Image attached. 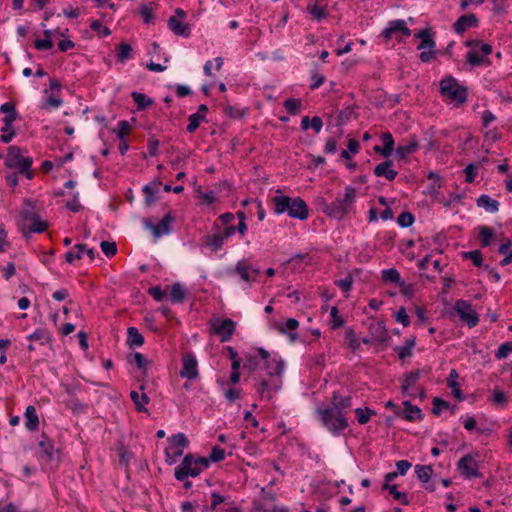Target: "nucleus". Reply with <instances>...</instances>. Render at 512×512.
Wrapping results in <instances>:
<instances>
[{"label": "nucleus", "mask_w": 512, "mask_h": 512, "mask_svg": "<svg viewBox=\"0 0 512 512\" xmlns=\"http://www.w3.org/2000/svg\"><path fill=\"white\" fill-rule=\"evenodd\" d=\"M284 363L281 359L267 361L255 376V389L262 400H271L282 387Z\"/></svg>", "instance_id": "obj_1"}, {"label": "nucleus", "mask_w": 512, "mask_h": 512, "mask_svg": "<svg viewBox=\"0 0 512 512\" xmlns=\"http://www.w3.org/2000/svg\"><path fill=\"white\" fill-rule=\"evenodd\" d=\"M274 211L276 214L287 212L292 218L305 220L308 217V207L305 201L300 198H290L284 195H278L272 198Z\"/></svg>", "instance_id": "obj_2"}, {"label": "nucleus", "mask_w": 512, "mask_h": 512, "mask_svg": "<svg viewBox=\"0 0 512 512\" xmlns=\"http://www.w3.org/2000/svg\"><path fill=\"white\" fill-rule=\"evenodd\" d=\"M26 208L21 212L19 228L25 238H29L31 233H42L48 228V224L41 221L39 215L34 212V205L30 199H25Z\"/></svg>", "instance_id": "obj_3"}, {"label": "nucleus", "mask_w": 512, "mask_h": 512, "mask_svg": "<svg viewBox=\"0 0 512 512\" xmlns=\"http://www.w3.org/2000/svg\"><path fill=\"white\" fill-rule=\"evenodd\" d=\"M355 197L356 189L353 187H347L342 196H338L334 202L325 208V213L330 217L342 219L352 210Z\"/></svg>", "instance_id": "obj_4"}, {"label": "nucleus", "mask_w": 512, "mask_h": 512, "mask_svg": "<svg viewBox=\"0 0 512 512\" xmlns=\"http://www.w3.org/2000/svg\"><path fill=\"white\" fill-rule=\"evenodd\" d=\"M317 414L323 424L331 433L337 434L348 426V422L344 415L338 414L334 408L319 407Z\"/></svg>", "instance_id": "obj_5"}, {"label": "nucleus", "mask_w": 512, "mask_h": 512, "mask_svg": "<svg viewBox=\"0 0 512 512\" xmlns=\"http://www.w3.org/2000/svg\"><path fill=\"white\" fill-rule=\"evenodd\" d=\"M440 93L443 97L458 104L464 103L467 99V88L460 85L457 80L451 76L441 80Z\"/></svg>", "instance_id": "obj_6"}, {"label": "nucleus", "mask_w": 512, "mask_h": 512, "mask_svg": "<svg viewBox=\"0 0 512 512\" xmlns=\"http://www.w3.org/2000/svg\"><path fill=\"white\" fill-rule=\"evenodd\" d=\"M465 44L467 47L472 48L467 53V61L473 66L481 65L484 62L485 56L492 53V46L479 40H468Z\"/></svg>", "instance_id": "obj_7"}, {"label": "nucleus", "mask_w": 512, "mask_h": 512, "mask_svg": "<svg viewBox=\"0 0 512 512\" xmlns=\"http://www.w3.org/2000/svg\"><path fill=\"white\" fill-rule=\"evenodd\" d=\"M195 456L193 454H187L182 462L175 468V478L178 481H185L189 476H198L202 468L195 465Z\"/></svg>", "instance_id": "obj_8"}, {"label": "nucleus", "mask_w": 512, "mask_h": 512, "mask_svg": "<svg viewBox=\"0 0 512 512\" xmlns=\"http://www.w3.org/2000/svg\"><path fill=\"white\" fill-rule=\"evenodd\" d=\"M381 35L386 40L395 37L398 41H402L403 37H409L411 35V31L407 27L405 20L397 19L390 21L388 26L382 31Z\"/></svg>", "instance_id": "obj_9"}, {"label": "nucleus", "mask_w": 512, "mask_h": 512, "mask_svg": "<svg viewBox=\"0 0 512 512\" xmlns=\"http://www.w3.org/2000/svg\"><path fill=\"white\" fill-rule=\"evenodd\" d=\"M454 310L458 314L460 320L465 322L470 328H473L478 324V315L472 309V306L468 301L462 299L457 300L454 305Z\"/></svg>", "instance_id": "obj_10"}, {"label": "nucleus", "mask_w": 512, "mask_h": 512, "mask_svg": "<svg viewBox=\"0 0 512 512\" xmlns=\"http://www.w3.org/2000/svg\"><path fill=\"white\" fill-rule=\"evenodd\" d=\"M259 273L260 271L253 268L251 264L246 260L239 261L234 268L227 271L229 276L239 277L241 280L247 283L254 281Z\"/></svg>", "instance_id": "obj_11"}, {"label": "nucleus", "mask_w": 512, "mask_h": 512, "mask_svg": "<svg viewBox=\"0 0 512 512\" xmlns=\"http://www.w3.org/2000/svg\"><path fill=\"white\" fill-rule=\"evenodd\" d=\"M224 230L216 223L212 230L204 237L203 245L212 252L220 250L223 246Z\"/></svg>", "instance_id": "obj_12"}, {"label": "nucleus", "mask_w": 512, "mask_h": 512, "mask_svg": "<svg viewBox=\"0 0 512 512\" xmlns=\"http://www.w3.org/2000/svg\"><path fill=\"white\" fill-rule=\"evenodd\" d=\"M457 467H458V470L461 472V474L467 479L479 478L482 476L478 472L477 461L470 454L463 456L458 461Z\"/></svg>", "instance_id": "obj_13"}, {"label": "nucleus", "mask_w": 512, "mask_h": 512, "mask_svg": "<svg viewBox=\"0 0 512 512\" xmlns=\"http://www.w3.org/2000/svg\"><path fill=\"white\" fill-rule=\"evenodd\" d=\"M183 367L180 376L188 379H195L198 376V363L196 357L192 353H186L183 356Z\"/></svg>", "instance_id": "obj_14"}, {"label": "nucleus", "mask_w": 512, "mask_h": 512, "mask_svg": "<svg viewBox=\"0 0 512 512\" xmlns=\"http://www.w3.org/2000/svg\"><path fill=\"white\" fill-rule=\"evenodd\" d=\"M25 158L26 157H22L21 155L20 147L13 145L8 148L4 164L8 168H18L19 170L22 167V161H24Z\"/></svg>", "instance_id": "obj_15"}, {"label": "nucleus", "mask_w": 512, "mask_h": 512, "mask_svg": "<svg viewBox=\"0 0 512 512\" xmlns=\"http://www.w3.org/2000/svg\"><path fill=\"white\" fill-rule=\"evenodd\" d=\"M477 25L478 19L476 15L473 13H469L459 17L458 20L454 23L453 28L457 34H461L468 28L476 27Z\"/></svg>", "instance_id": "obj_16"}, {"label": "nucleus", "mask_w": 512, "mask_h": 512, "mask_svg": "<svg viewBox=\"0 0 512 512\" xmlns=\"http://www.w3.org/2000/svg\"><path fill=\"white\" fill-rule=\"evenodd\" d=\"M16 118H17L16 110L9 114H6V116L3 118L4 126L1 129V132H2V135L0 136L1 142L10 143L12 141L13 137L16 135L15 130H11L8 134H6V130H9L12 127L13 122L16 120Z\"/></svg>", "instance_id": "obj_17"}, {"label": "nucleus", "mask_w": 512, "mask_h": 512, "mask_svg": "<svg viewBox=\"0 0 512 512\" xmlns=\"http://www.w3.org/2000/svg\"><path fill=\"white\" fill-rule=\"evenodd\" d=\"M393 161L392 160H386L384 162H381L374 168V174L377 177H385L389 181H393L397 175L398 172L394 169H392Z\"/></svg>", "instance_id": "obj_18"}, {"label": "nucleus", "mask_w": 512, "mask_h": 512, "mask_svg": "<svg viewBox=\"0 0 512 512\" xmlns=\"http://www.w3.org/2000/svg\"><path fill=\"white\" fill-rule=\"evenodd\" d=\"M372 340L385 343L389 339L388 331L383 322H373L369 325Z\"/></svg>", "instance_id": "obj_19"}, {"label": "nucleus", "mask_w": 512, "mask_h": 512, "mask_svg": "<svg viewBox=\"0 0 512 512\" xmlns=\"http://www.w3.org/2000/svg\"><path fill=\"white\" fill-rule=\"evenodd\" d=\"M404 409L401 410L400 417H403L407 421L422 420L424 415L421 409L415 405H412L410 401L403 402Z\"/></svg>", "instance_id": "obj_20"}, {"label": "nucleus", "mask_w": 512, "mask_h": 512, "mask_svg": "<svg viewBox=\"0 0 512 512\" xmlns=\"http://www.w3.org/2000/svg\"><path fill=\"white\" fill-rule=\"evenodd\" d=\"M383 146H375L374 152L382 155L383 157H389L394 150V140L391 133L386 132L382 134Z\"/></svg>", "instance_id": "obj_21"}, {"label": "nucleus", "mask_w": 512, "mask_h": 512, "mask_svg": "<svg viewBox=\"0 0 512 512\" xmlns=\"http://www.w3.org/2000/svg\"><path fill=\"white\" fill-rule=\"evenodd\" d=\"M168 27L175 35L178 36L188 37L190 34L189 24H183L176 16H171L168 19Z\"/></svg>", "instance_id": "obj_22"}, {"label": "nucleus", "mask_w": 512, "mask_h": 512, "mask_svg": "<svg viewBox=\"0 0 512 512\" xmlns=\"http://www.w3.org/2000/svg\"><path fill=\"white\" fill-rule=\"evenodd\" d=\"M351 397H343L338 392H334L331 400L330 408H334L340 415H344L343 411L351 407Z\"/></svg>", "instance_id": "obj_23"}, {"label": "nucleus", "mask_w": 512, "mask_h": 512, "mask_svg": "<svg viewBox=\"0 0 512 512\" xmlns=\"http://www.w3.org/2000/svg\"><path fill=\"white\" fill-rule=\"evenodd\" d=\"M74 248H76L78 250V252L77 253H73L71 251L67 252L65 254L66 262L72 263L75 259H81L84 252L87 254V256L91 260H93L95 258L94 250L91 248H87V246L85 244H77V245H75Z\"/></svg>", "instance_id": "obj_24"}, {"label": "nucleus", "mask_w": 512, "mask_h": 512, "mask_svg": "<svg viewBox=\"0 0 512 512\" xmlns=\"http://www.w3.org/2000/svg\"><path fill=\"white\" fill-rule=\"evenodd\" d=\"M174 220L171 213L166 214L161 221L153 227V235L155 238H159L164 234H168L171 231L170 224Z\"/></svg>", "instance_id": "obj_25"}, {"label": "nucleus", "mask_w": 512, "mask_h": 512, "mask_svg": "<svg viewBox=\"0 0 512 512\" xmlns=\"http://www.w3.org/2000/svg\"><path fill=\"white\" fill-rule=\"evenodd\" d=\"M458 377L459 376H458L457 371L455 369H452L450 371V374H449L448 378H447V384L452 389L453 396L458 401H464L466 397L463 394V392L461 391V389L459 387V384L457 383Z\"/></svg>", "instance_id": "obj_26"}, {"label": "nucleus", "mask_w": 512, "mask_h": 512, "mask_svg": "<svg viewBox=\"0 0 512 512\" xmlns=\"http://www.w3.org/2000/svg\"><path fill=\"white\" fill-rule=\"evenodd\" d=\"M127 361L130 364H136L137 368L141 370L144 375L147 374L150 361L143 354L139 352L130 353L127 356Z\"/></svg>", "instance_id": "obj_27"}, {"label": "nucleus", "mask_w": 512, "mask_h": 512, "mask_svg": "<svg viewBox=\"0 0 512 512\" xmlns=\"http://www.w3.org/2000/svg\"><path fill=\"white\" fill-rule=\"evenodd\" d=\"M127 344L130 348L140 347L144 344V337L136 327L128 328Z\"/></svg>", "instance_id": "obj_28"}, {"label": "nucleus", "mask_w": 512, "mask_h": 512, "mask_svg": "<svg viewBox=\"0 0 512 512\" xmlns=\"http://www.w3.org/2000/svg\"><path fill=\"white\" fill-rule=\"evenodd\" d=\"M25 426L28 430L34 431L39 426V418L34 406L29 405L25 411Z\"/></svg>", "instance_id": "obj_29"}, {"label": "nucleus", "mask_w": 512, "mask_h": 512, "mask_svg": "<svg viewBox=\"0 0 512 512\" xmlns=\"http://www.w3.org/2000/svg\"><path fill=\"white\" fill-rule=\"evenodd\" d=\"M418 149V142L416 139H411L408 144L399 145L396 149V155L400 159H405L408 155L413 154Z\"/></svg>", "instance_id": "obj_30"}, {"label": "nucleus", "mask_w": 512, "mask_h": 512, "mask_svg": "<svg viewBox=\"0 0 512 512\" xmlns=\"http://www.w3.org/2000/svg\"><path fill=\"white\" fill-rule=\"evenodd\" d=\"M477 205L492 213H495L499 210V202L492 199L488 195H481L477 199Z\"/></svg>", "instance_id": "obj_31"}, {"label": "nucleus", "mask_w": 512, "mask_h": 512, "mask_svg": "<svg viewBox=\"0 0 512 512\" xmlns=\"http://www.w3.org/2000/svg\"><path fill=\"white\" fill-rule=\"evenodd\" d=\"M130 398L133 401V403L136 406L137 411L139 412H147V409L145 408L144 404H148L150 399L147 396V394L142 393L141 395L138 394L136 391L130 392Z\"/></svg>", "instance_id": "obj_32"}, {"label": "nucleus", "mask_w": 512, "mask_h": 512, "mask_svg": "<svg viewBox=\"0 0 512 512\" xmlns=\"http://www.w3.org/2000/svg\"><path fill=\"white\" fill-rule=\"evenodd\" d=\"M421 370H414L406 374L405 380L401 386L403 394H408L409 389L418 381L420 378Z\"/></svg>", "instance_id": "obj_33"}, {"label": "nucleus", "mask_w": 512, "mask_h": 512, "mask_svg": "<svg viewBox=\"0 0 512 512\" xmlns=\"http://www.w3.org/2000/svg\"><path fill=\"white\" fill-rule=\"evenodd\" d=\"M210 331L212 335L219 338L220 342H224V319H212L210 322Z\"/></svg>", "instance_id": "obj_34"}, {"label": "nucleus", "mask_w": 512, "mask_h": 512, "mask_svg": "<svg viewBox=\"0 0 512 512\" xmlns=\"http://www.w3.org/2000/svg\"><path fill=\"white\" fill-rule=\"evenodd\" d=\"M171 449H184L189 445L187 437L183 433L174 434L168 438Z\"/></svg>", "instance_id": "obj_35"}, {"label": "nucleus", "mask_w": 512, "mask_h": 512, "mask_svg": "<svg viewBox=\"0 0 512 512\" xmlns=\"http://www.w3.org/2000/svg\"><path fill=\"white\" fill-rule=\"evenodd\" d=\"M131 97L137 104L138 110H144L153 104V100L140 92H132Z\"/></svg>", "instance_id": "obj_36"}, {"label": "nucleus", "mask_w": 512, "mask_h": 512, "mask_svg": "<svg viewBox=\"0 0 512 512\" xmlns=\"http://www.w3.org/2000/svg\"><path fill=\"white\" fill-rule=\"evenodd\" d=\"M117 60L124 63L126 60L132 58V47L128 43H121L116 47Z\"/></svg>", "instance_id": "obj_37"}, {"label": "nucleus", "mask_w": 512, "mask_h": 512, "mask_svg": "<svg viewBox=\"0 0 512 512\" xmlns=\"http://www.w3.org/2000/svg\"><path fill=\"white\" fill-rule=\"evenodd\" d=\"M170 299L174 303H182L185 299V289L180 283H175L171 287Z\"/></svg>", "instance_id": "obj_38"}, {"label": "nucleus", "mask_w": 512, "mask_h": 512, "mask_svg": "<svg viewBox=\"0 0 512 512\" xmlns=\"http://www.w3.org/2000/svg\"><path fill=\"white\" fill-rule=\"evenodd\" d=\"M382 489L388 490L389 493L393 496V498L395 500H401L402 504H404V505H408L409 504V500L407 498V494L404 493V492H399L397 490V486L396 485H390V484L384 483L383 486H382Z\"/></svg>", "instance_id": "obj_39"}, {"label": "nucleus", "mask_w": 512, "mask_h": 512, "mask_svg": "<svg viewBox=\"0 0 512 512\" xmlns=\"http://www.w3.org/2000/svg\"><path fill=\"white\" fill-rule=\"evenodd\" d=\"M382 280L384 282H391L396 283L398 285H403V281H401L399 272L394 268L383 270Z\"/></svg>", "instance_id": "obj_40"}, {"label": "nucleus", "mask_w": 512, "mask_h": 512, "mask_svg": "<svg viewBox=\"0 0 512 512\" xmlns=\"http://www.w3.org/2000/svg\"><path fill=\"white\" fill-rule=\"evenodd\" d=\"M30 341H39L41 345L50 342V333L45 329H38L28 336Z\"/></svg>", "instance_id": "obj_41"}, {"label": "nucleus", "mask_w": 512, "mask_h": 512, "mask_svg": "<svg viewBox=\"0 0 512 512\" xmlns=\"http://www.w3.org/2000/svg\"><path fill=\"white\" fill-rule=\"evenodd\" d=\"M415 472L421 482H428L433 470L431 466L416 465Z\"/></svg>", "instance_id": "obj_42"}, {"label": "nucleus", "mask_w": 512, "mask_h": 512, "mask_svg": "<svg viewBox=\"0 0 512 512\" xmlns=\"http://www.w3.org/2000/svg\"><path fill=\"white\" fill-rule=\"evenodd\" d=\"M33 163V159L31 157H26L24 161H22V167L18 170V173L24 175L28 180L33 179L34 173L31 170V166Z\"/></svg>", "instance_id": "obj_43"}, {"label": "nucleus", "mask_w": 512, "mask_h": 512, "mask_svg": "<svg viewBox=\"0 0 512 512\" xmlns=\"http://www.w3.org/2000/svg\"><path fill=\"white\" fill-rule=\"evenodd\" d=\"M355 414H356L357 421L360 424H366L370 420V416L375 415V411L371 410L369 408H365V409L357 408V409H355Z\"/></svg>", "instance_id": "obj_44"}, {"label": "nucleus", "mask_w": 512, "mask_h": 512, "mask_svg": "<svg viewBox=\"0 0 512 512\" xmlns=\"http://www.w3.org/2000/svg\"><path fill=\"white\" fill-rule=\"evenodd\" d=\"M345 339L348 342L349 347L355 351L360 347V341L356 337L355 332L352 328H346L345 330Z\"/></svg>", "instance_id": "obj_45"}, {"label": "nucleus", "mask_w": 512, "mask_h": 512, "mask_svg": "<svg viewBox=\"0 0 512 512\" xmlns=\"http://www.w3.org/2000/svg\"><path fill=\"white\" fill-rule=\"evenodd\" d=\"M432 405V414H434L435 416H439L443 409H448L450 407V404L447 401L439 397L433 398Z\"/></svg>", "instance_id": "obj_46"}, {"label": "nucleus", "mask_w": 512, "mask_h": 512, "mask_svg": "<svg viewBox=\"0 0 512 512\" xmlns=\"http://www.w3.org/2000/svg\"><path fill=\"white\" fill-rule=\"evenodd\" d=\"M479 233H480L482 245L485 247L489 246L491 244V239L494 235L493 230L487 226H481L479 228Z\"/></svg>", "instance_id": "obj_47"}, {"label": "nucleus", "mask_w": 512, "mask_h": 512, "mask_svg": "<svg viewBox=\"0 0 512 512\" xmlns=\"http://www.w3.org/2000/svg\"><path fill=\"white\" fill-rule=\"evenodd\" d=\"M145 194V205L151 206L155 202V194L157 193V189L152 186V184H147L142 189Z\"/></svg>", "instance_id": "obj_48"}, {"label": "nucleus", "mask_w": 512, "mask_h": 512, "mask_svg": "<svg viewBox=\"0 0 512 512\" xmlns=\"http://www.w3.org/2000/svg\"><path fill=\"white\" fill-rule=\"evenodd\" d=\"M240 367H241V359L235 360L231 363V374L229 377L230 383L233 385L237 384L240 380Z\"/></svg>", "instance_id": "obj_49"}, {"label": "nucleus", "mask_w": 512, "mask_h": 512, "mask_svg": "<svg viewBox=\"0 0 512 512\" xmlns=\"http://www.w3.org/2000/svg\"><path fill=\"white\" fill-rule=\"evenodd\" d=\"M284 106L290 114L295 115L300 110L302 103L298 99L289 98L285 100Z\"/></svg>", "instance_id": "obj_50"}, {"label": "nucleus", "mask_w": 512, "mask_h": 512, "mask_svg": "<svg viewBox=\"0 0 512 512\" xmlns=\"http://www.w3.org/2000/svg\"><path fill=\"white\" fill-rule=\"evenodd\" d=\"M491 402L497 407L504 406L507 402L505 393L499 389H494L491 396Z\"/></svg>", "instance_id": "obj_51"}, {"label": "nucleus", "mask_w": 512, "mask_h": 512, "mask_svg": "<svg viewBox=\"0 0 512 512\" xmlns=\"http://www.w3.org/2000/svg\"><path fill=\"white\" fill-rule=\"evenodd\" d=\"M436 47V42L433 39V35L429 32L424 38L421 39V42L417 46L418 50H427L434 49Z\"/></svg>", "instance_id": "obj_52"}, {"label": "nucleus", "mask_w": 512, "mask_h": 512, "mask_svg": "<svg viewBox=\"0 0 512 512\" xmlns=\"http://www.w3.org/2000/svg\"><path fill=\"white\" fill-rule=\"evenodd\" d=\"M204 119V116L199 113H194L189 116V124L187 126V131L189 133H193L199 127L201 120Z\"/></svg>", "instance_id": "obj_53"}, {"label": "nucleus", "mask_w": 512, "mask_h": 512, "mask_svg": "<svg viewBox=\"0 0 512 512\" xmlns=\"http://www.w3.org/2000/svg\"><path fill=\"white\" fill-rule=\"evenodd\" d=\"M463 258L472 260L475 266H482L483 258L479 250L469 251L463 253Z\"/></svg>", "instance_id": "obj_54"}, {"label": "nucleus", "mask_w": 512, "mask_h": 512, "mask_svg": "<svg viewBox=\"0 0 512 512\" xmlns=\"http://www.w3.org/2000/svg\"><path fill=\"white\" fill-rule=\"evenodd\" d=\"M414 222V216L410 212H402L397 219L399 226L403 228L410 227Z\"/></svg>", "instance_id": "obj_55"}, {"label": "nucleus", "mask_w": 512, "mask_h": 512, "mask_svg": "<svg viewBox=\"0 0 512 512\" xmlns=\"http://www.w3.org/2000/svg\"><path fill=\"white\" fill-rule=\"evenodd\" d=\"M100 247L107 257H112L117 253V245L115 242L102 241Z\"/></svg>", "instance_id": "obj_56"}, {"label": "nucleus", "mask_w": 512, "mask_h": 512, "mask_svg": "<svg viewBox=\"0 0 512 512\" xmlns=\"http://www.w3.org/2000/svg\"><path fill=\"white\" fill-rule=\"evenodd\" d=\"M330 317H331V328L332 329H336V328L343 326L344 320L341 316H339L337 307L334 306L331 308Z\"/></svg>", "instance_id": "obj_57"}, {"label": "nucleus", "mask_w": 512, "mask_h": 512, "mask_svg": "<svg viewBox=\"0 0 512 512\" xmlns=\"http://www.w3.org/2000/svg\"><path fill=\"white\" fill-rule=\"evenodd\" d=\"M165 454H166V462L169 465H172V464L175 463L176 459L183 454V450L182 449H176V448L175 449H171V447H167L166 450H165Z\"/></svg>", "instance_id": "obj_58"}, {"label": "nucleus", "mask_w": 512, "mask_h": 512, "mask_svg": "<svg viewBox=\"0 0 512 512\" xmlns=\"http://www.w3.org/2000/svg\"><path fill=\"white\" fill-rule=\"evenodd\" d=\"M309 13L312 15V17L316 20H321L327 17V12L325 7H321L318 5H313L311 7H308Z\"/></svg>", "instance_id": "obj_59"}, {"label": "nucleus", "mask_w": 512, "mask_h": 512, "mask_svg": "<svg viewBox=\"0 0 512 512\" xmlns=\"http://www.w3.org/2000/svg\"><path fill=\"white\" fill-rule=\"evenodd\" d=\"M90 28L101 36H109L111 34L109 27L104 26L99 20H94Z\"/></svg>", "instance_id": "obj_60"}, {"label": "nucleus", "mask_w": 512, "mask_h": 512, "mask_svg": "<svg viewBox=\"0 0 512 512\" xmlns=\"http://www.w3.org/2000/svg\"><path fill=\"white\" fill-rule=\"evenodd\" d=\"M236 216L239 220L238 224L236 225V229H237V232L241 235V236H244L246 231H247V225H246V216H245V213L243 211H238L236 213Z\"/></svg>", "instance_id": "obj_61"}, {"label": "nucleus", "mask_w": 512, "mask_h": 512, "mask_svg": "<svg viewBox=\"0 0 512 512\" xmlns=\"http://www.w3.org/2000/svg\"><path fill=\"white\" fill-rule=\"evenodd\" d=\"M129 129H130V125H129L128 121L122 120V121L118 122L117 130H113V132L116 133L117 137L120 140H122V139H124V136L126 134H128Z\"/></svg>", "instance_id": "obj_62"}, {"label": "nucleus", "mask_w": 512, "mask_h": 512, "mask_svg": "<svg viewBox=\"0 0 512 512\" xmlns=\"http://www.w3.org/2000/svg\"><path fill=\"white\" fill-rule=\"evenodd\" d=\"M39 447L41 451L44 452L49 459L53 458L54 446L53 443L49 439H45L39 442Z\"/></svg>", "instance_id": "obj_63"}, {"label": "nucleus", "mask_w": 512, "mask_h": 512, "mask_svg": "<svg viewBox=\"0 0 512 512\" xmlns=\"http://www.w3.org/2000/svg\"><path fill=\"white\" fill-rule=\"evenodd\" d=\"M224 502V497L216 492L212 494V503L210 506H205L203 512H214L217 505Z\"/></svg>", "instance_id": "obj_64"}]
</instances>
